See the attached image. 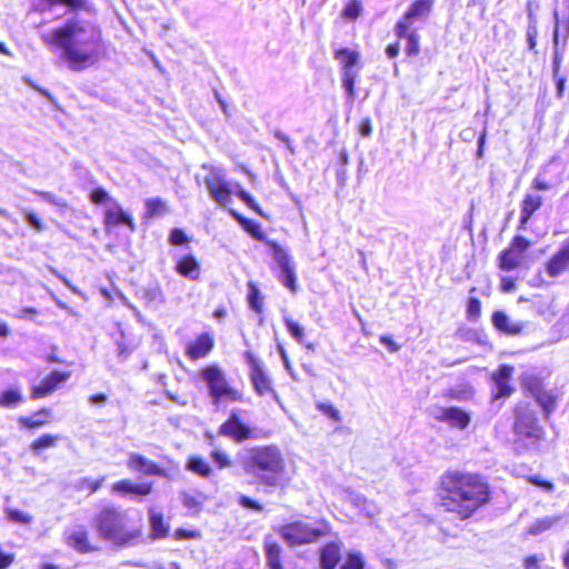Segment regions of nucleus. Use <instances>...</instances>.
Returning a JSON list of instances; mask_svg holds the SVG:
<instances>
[{
	"label": "nucleus",
	"instance_id": "f257e3e1",
	"mask_svg": "<svg viewBox=\"0 0 569 569\" xmlns=\"http://www.w3.org/2000/svg\"><path fill=\"white\" fill-rule=\"evenodd\" d=\"M39 37L49 49L60 50V58L72 71L92 67L103 49L99 26L80 16H73L58 27L42 30Z\"/></svg>",
	"mask_w": 569,
	"mask_h": 569
},
{
	"label": "nucleus",
	"instance_id": "f03ea898",
	"mask_svg": "<svg viewBox=\"0 0 569 569\" xmlns=\"http://www.w3.org/2000/svg\"><path fill=\"white\" fill-rule=\"evenodd\" d=\"M442 486L446 491L442 505L461 518L470 517L489 500L487 482L475 473L450 472L443 477Z\"/></svg>",
	"mask_w": 569,
	"mask_h": 569
},
{
	"label": "nucleus",
	"instance_id": "7ed1b4c3",
	"mask_svg": "<svg viewBox=\"0 0 569 569\" xmlns=\"http://www.w3.org/2000/svg\"><path fill=\"white\" fill-rule=\"evenodd\" d=\"M241 466L246 473L256 477L266 487L282 485L286 461L280 448L276 445L253 446L243 450Z\"/></svg>",
	"mask_w": 569,
	"mask_h": 569
},
{
	"label": "nucleus",
	"instance_id": "20e7f679",
	"mask_svg": "<svg viewBox=\"0 0 569 569\" xmlns=\"http://www.w3.org/2000/svg\"><path fill=\"white\" fill-rule=\"evenodd\" d=\"M535 406L520 402L515 408V443L518 449L539 451L543 441L545 431L537 418Z\"/></svg>",
	"mask_w": 569,
	"mask_h": 569
},
{
	"label": "nucleus",
	"instance_id": "39448f33",
	"mask_svg": "<svg viewBox=\"0 0 569 569\" xmlns=\"http://www.w3.org/2000/svg\"><path fill=\"white\" fill-rule=\"evenodd\" d=\"M100 536L118 545H124L133 538L128 529L127 512L116 507H104L96 518Z\"/></svg>",
	"mask_w": 569,
	"mask_h": 569
},
{
	"label": "nucleus",
	"instance_id": "423d86ee",
	"mask_svg": "<svg viewBox=\"0 0 569 569\" xmlns=\"http://www.w3.org/2000/svg\"><path fill=\"white\" fill-rule=\"evenodd\" d=\"M202 380L206 382L209 396L213 405H218L221 399L230 401H238L241 399V393L232 388L218 365H209L200 372Z\"/></svg>",
	"mask_w": 569,
	"mask_h": 569
},
{
	"label": "nucleus",
	"instance_id": "0eeeda50",
	"mask_svg": "<svg viewBox=\"0 0 569 569\" xmlns=\"http://www.w3.org/2000/svg\"><path fill=\"white\" fill-rule=\"evenodd\" d=\"M335 58L341 66V82L347 99L353 102L356 98L355 84L360 71V53L349 48H341L335 52Z\"/></svg>",
	"mask_w": 569,
	"mask_h": 569
},
{
	"label": "nucleus",
	"instance_id": "6e6552de",
	"mask_svg": "<svg viewBox=\"0 0 569 569\" xmlns=\"http://www.w3.org/2000/svg\"><path fill=\"white\" fill-rule=\"evenodd\" d=\"M569 40V10L556 8L553 10L552 49L553 67L557 71L562 63Z\"/></svg>",
	"mask_w": 569,
	"mask_h": 569
},
{
	"label": "nucleus",
	"instance_id": "1a4fd4ad",
	"mask_svg": "<svg viewBox=\"0 0 569 569\" xmlns=\"http://www.w3.org/2000/svg\"><path fill=\"white\" fill-rule=\"evenodd\" d=\"M329 527L322 522L311 526L306 522H292L281 529V536L291 545L310 543L325 536Z\"/></svg>",
	"mask_w": 569,
	"mask_h": 569
},
{
	"label": "nucleus",
	"instance_id": "9d476101",
	"mask_svg": "<svg viewBox=\"0 0 569 569\" xmlns=\"http://www.w3.org/2000/svg\"><path fill=\"white\" fill-rule=\"evenodd\" d=\"M244 357L250 369L249 377L254 391L260 397L270 396L274 401L279 402L278 393L272 387V381L266 371L263 363L250 351H247Z\"/></svg>",
	"mask_w": 569,
	"mask_h": 569
},
{
	"label": "nucleus",
	"instance_id": "9b49d317",
	"mask_svg": "<svg viewBox=\"0 0 569 569\" xmlns=\"http://www.w3.org/2000/svg\"><path fill=\"white\" fill-rule=\"evenodd\" d=\"M272 250V256L277 262L280 272L279 281L287 287L291 292H296L298 289L296 268L291 256L276 241H268Z\"/></svg>",
	"mask_w": 569,
	"mask_h": 569
},
{
	"label": "nucleus",
	"instance_id": "f8f14e48",
	"mask_svg": "<svg viewBox=\"0 0 569 569\" xmlns=\"http://www.w3.org/2000/svg\"><path fill=\"white\" fill-rule=\"evenodd\" d=\"M204 184L210 197L218 204L227 206L230 203L232 189L220 169L212 168L204 178Z\"/></svg>",
	"mask_w": 569,
	"mask_h": 569
},
{
	"label": "nucleus",
	"instance_id": "ddd939ff",
	"mask_svg": "<svg viewBox=\"0 0 569 569\" xmlns=\"http://www.w3.org/2000/svg\"><path fill=\"white\" fill-rule=\"evenodd\" d=\"M530 242L521 237L516 236L509 248L500 253V268L506 271H511L519 267L525 258V252L529 248Z\"/></svg>",
	"mask_w": 569,
	"mask_h": 569
},
{
	"label": "nucleus",
	"instance_id": "4468645a",
	"mask_svg": "<svg viewBox=\"0 0 569 569\" xmlns=\"http://www.w3.org/2000/svg\"><path fill=\"white\" fill-rule=\"evenodd\" d=\"M431 416L441 422H446L449 427L465 430L471 420L470 415L459 407H435Z\"/></svg>",
	"mask_w": 569,
	"mask_h": 569
},
{
	"label": "nucleus",
	"instance_id": "2eb2a0df",
	"mask_svg": "<svg viewBox=\"0 0 569 569\" xmlns=\"http://www.w3.org/2000/svg\"><path fill=\"white\" fill-rule=\"evenodd\" d=\"M522 386L530 392L546 413H549L553 406V398L550 393L543 390L542 380L532 373H525L522 376Z\"/></svg>",
	"mask_w": 569,
	"mask_h": 569
},
{
	"label": "nucleus",
	"instance_id": "dca6fc26",
	"mask_svg": "<svg viewBox=\"0 0 569 569\" xmlns=\"http://www.w3.org/2000/svg\"><path fill=\"white\" fill-rule=\"evenodd\" d=\"M219 433L237 442L252 438V430L240 420L234 411H232L229 418L220 426Z\"/></svg>",
	"mask_w": 569,
	"mask_h": 569
},
{
	"label": "nucleus",
	"instance_id": "f3484780",
	"mask_svg": "<svg viewBox=\"0 0 569 569\" xmlns=\"http://www.w3.org/2000/svg\"><path fill=\"white\" fill-rule=\"evenodd\" d=\"M431 4V0H416L406 12L403 19L397 23V36H406L415 20L421 19L429 13Z\"/></svg>",
	"mask_w": 569,
	"mask_h": 569
},
{
	"label": "nucleus",
	"instance_id": "a211bd4d",
	"mask_svg": "<svg viewBox=\"0 0 569 569\" xmlns=\"http://www.w3.org/2000/svg\"><path fill=\"white\" fill-rule=\"evenodd\" d=\"M513 367L509 365H501L498 370L492 373V380L495 382L492 397L495 400L505 399L512 395L515 391V388L510 385Z\"/></svg>",
	"mask_w": 569,
	"mask_h": 569
},
{
	"label": "nucleus",
	"instance_id": "6ab92c4d",
	"mask_svg": "<svg viewBox=\"0 0 569 569\" xmlns=\"http://www.w3.org/2000/svg\"><path fill=\"white\" fill-rule=\"evenodd\" d=\"M66 543L79 552H89L93 547L88 540V531L81 525H73L64 530L63 533Z\"/></svg>",
	"mask_w": 569,
	"mask_h": 569
},
{
	"label": "nucleus",
	"instance_id": "aec40b11",
	"mask_svg": "<svg viewBox=\"0 0 569 569\" xmlns=\"http://www.w3.org/2000/svg\"><path fill=\"white\" fill-rule=\"evenodd\" d=\"M69 371H52L39 385L32 388L33 398H43L52 393L61 383L70 378Z\"/></svg>",
	"mask_w": 569,
	"mask_h": 569
},
{
	"label": "nucleus",
	"instance_id": "412c9836",
	"mask_svg": "<svg viewBox=\"0 0 569 569\" xmlns=\"http://www.w3.org/2000/svg\"><path fill=\"white\" fill-rule=\"evenodd\" d=\"M127 467L146 476H166V471L160 466L139 453L129 455Z\"/></svg>",
	"mask_w": 569,
	"mask_h": 569
},
{
	"label": "nucleus",
	"instance_id": "4be33fe9",
	"mask_svg": "<svg viewBox=\"0 0 569 569\" xmlns=\"http://www.w3.org/2000/svg\"><path fill=\"white\" fill-rule=\"evenodd\" d=\"M213 348V339L209 333H201L187 346V355L190 359L204 358Z\"/></svg>",
	"mask_w": 569,
	"mask_h": 569
},
{
	"label": "nucleus",
	"instance_id": "5701e85b",
	"mask_svg": "<svg viewBox=\"0 0 569 569\" xmlns=\"http://www.w3.org/2000/svg\"><path fill=\"white\" fill-rule=\"evenodd\" d=\"M104 222L107 226L127 224L131 231L136 229L132 217L117 201H112V206L106 210Z\"/></svg>",
	"mask_w": 569,
	"mask_h": 569
},
{
	"label": "nucleus",
	"instance_id": "b1692460",
	"mask_svg": "<svg viewBox=\"0 0 569 569\" xmlns=\"http://www.w3.org/2000/svg\"><path fill=\"white\" fill-rule=\"evenodd\" d=\"M151 490L152 485L150 482L134 483L129 479L114 482L111 487V491L119 495L133 493L138 496H147Z\"/></svg>",
	"mask_w": 569,
	"mask_h": 569
},
{
	"label": "nucleus",
	"instance_id": "393cba45",
	"mask_svg": "<svg viewBox=\"0 0 569 569\" xmlns=\"http://www.w3.org/2000/svg\"><path fill=\"white\" fill-rule=\"evenodd\" d=\"M493 326L501 332L507 335H519L523 329V322L512 320L503 311H496L492 315Z\"/></svg>",
	"mask_w": 569,
	"mask_h": 569
},
{
	"label": "nucleus",
	"instance_id": "a878e982",
	"mask_svg": "<svg viewBox=\"0 0 569 569\" xmlns=\"http://www.w3.org/2000/svg\"><path fill=\"white\" fill-rule=\"evenodd\" d=\"M569 268V249L565 246L547 263V272L551 277L561 274Z\"/></svg>",
	"mask_w": 569,
	"mask_h": 569
},
{
	"label": "nucleus",
	"instance_id": "bb28decb",
	"mask_svg": "<svg viewBox=\"0 0 569 569\" xmlns=\"http://www.w3.org/2000/svg\"><path fill=\"white\" fill-rule=\"evenodd\" d=\"M176 270L181 276L196 280L200 274V264L193 256L187 254L177 261Z\"/></svg>",
	"mask_w": 569,
	"mask_h": 569
},
{
	"label": "nucleus",
	"instance_id": "cd10ccee",
	"mask_svg": "<svg viewBox=\"0 0 569 569\" xmlns=\"http://www.w3.org/2000/svg\"><path fill=\"white\" fill-rule=\"evenodd\" d=\"M340 561V546L330 542L323 546L320 552V565L322 569H333Z\"/></svg>",
	"mask_w": 569,
	"mask_h": 569
},
{
	"label": "nucleus",
	"instance_id": "c85d7f7f",
	"mask_svg": "<svg viewBox=\"0 0 569 569\" xmlns=\"http://www.w3.org/2000/svg\"><path fill=\"white\" fill-rule=\"evenodd\" d=\"M542 204V198L539 194H527L522 201L520 227L523 228L529 221L530 217Z\"/></svg>",
	"mask_w": 569,
	"mask_h": 569
},
{
	"label": "nucleus",
	"instance_id": "c756f323",
	"mask_svg": "<svg viewBox=\"0 0 569 569\" xmlns=\"http://www.w3.org/2000/svg\"><path fill=\"white\" fill-rule=\"evenodd\" d=\"M283 322L287 327L290 336L300 345H303L307 349L313 350L315 345L306 341L305 328L290 318L288 315H283Z\"/></svg>",
	"mask_w": 569,
	"mask_h": 569
},
{
	"label": "nucleus",
	"instance_id": "7c9ffc66",
	"mask_svg": "<svg viewBox=\"0 0 569 569\" xmlns=\"http://www.w3.org/2000/svg\"><path fill=\"white\" fill-rule=\"evenodd\" d=\"M142 298L152 308H158L164 301V296L158 283H150L143 288Z\"/></svg>",
	"mask_w": 569,
	"mask_h": 569
},
{
	"label": "nucleus",
	"instance_id": "2f4dec72",
	"mask_svg": "<svg viewBox=\"0 0 569 569\" xmlns=\"http://www.w3.org/2000/svg\"><path fill=\"white\" fill-rule=\"evenodd\" d=\"M149 521L154 538H164L168 535L169 526L164 523L161 512L150 509Z\"/></svg>",
	"mask_w": 569,
	"mask_h": 569
},
{
	"label": "nucleus",
	"instance_id": "473e14b6",
	"mask_svg": "<svg viewBox=\"0 0 569 569\" xmlns=\"http://www.w3.org/2000/svg\"><path fill=\"white\" fill-rule=\"evenodd\" d=\"M144 217L149 219L159 218L167 213L168 208L166 201L160 198H150L144 202Z\"/></svg>",
	"mask_w": 569,
	"mask_h": 569
},
{
	"label": "nucleus",
	"instance_id": "72a5a7b5",
	"mask_svg": "<svg viewBox=\"0 0 569 569\" xmlns=\"http://www.w3.org/2000/svg\"><path fill=\"white\" fill-rule=\"evenodd\" d=\"M280 552H281V548L277 542H273V541L266 542V557H267V565H268L269 569L282 567L281 560H280Z\"/></svg>",
	"mask_w": 569,
	"mask_h": 569
},
{
	"label": "nucleus",
	"instance_id": "f704fd0d",
	"mask_svg": "<svg viewBox=\"0 0 569 569\" xmlns=\"http://www.w3.org/2000/svg\"><path fill=\"white\" fill-rule=\"evenodd\" d=\"M187 468L190 471H192L201 477H204V478L209 477L212 472L210 465L204 459H202L200 457L189 458Z\"/></svg>",
	"mask_w": 569,
	"mask_h": 569
},
{
	"label": "nucleus",
	"instance_id": "c9c22d12",
	"mask_svg": "<svg viewBox=\"0 0 569 569\" xmlns=\"http://www.w3.org/2000/svg\"><path fill=\"white\" fill-rule=\"evenodd\" d=\"M559 521V517H543L537 519L529 528L528 532L532 536H538L547 530H549L552 526H555Z\"/></svg>",
	"mask_w": 569,
	"mask_h": 569
},
{
	"label": "nucleus",
	"instance_id": "e433bc0d",
	"mask_svg": "<svg viewBox=\"0 0 569 569\" xmlns=\"http://www.w3.org/2000/svg\"><path fill=\"white\" fill-rule=\"evenodd\" d=\"M59 439L60 436L58 435H42L30 445V449L34 453H39L44 449L54 447Z\"/></svg>",
	"mask_w": 569,
	"mask_h": 569
},
{
	"label": "nucleus",
	"instance_id": "4c0bfd02",
	"mask_svg": "<svg viewBox=\"0 0 569 569\" xmlns=\"http://www.w3.org/2000/svg\"><path fill=\"white\" fill-rule=\"evenodd\" d=\"M50 416V411L47 409H42L39 412L34 413L31 417H22L20 418V423L27 428H39L42 427L48 417Z\"/></svg>",
	"mask_w": 569,
	"mask_h": 569
},
{
	"label": "nucleus",
	"instance_id": "58836bf2",
	"mask_svg": "<svg viewBox=\"0 0 569 569\" xmlns=\"http://www.w3.org/2000/svg\"><path fill=\"white\" fill-rule=\"evenodd\" d=\"M181 496L183 506L190 510L198 509L204 501L203 493L199 491H184Z\"/></svg>",
	"mask_w": 569,
	"mask_h": 569
},
{
	"label": "nucleus",
	"instance_id": "ea45409f",
	"mask_svg": "<svg viewBox=\"0 0 569 569\" xmlns=\"http://www.w3.org/2000/svg\"><path fill=\"white\" fill-rule=\"evenodd\" d=\"M398 37L406 39V52L408 56H417L419 53V37L416 31H412L409 28L406 36Z\"/></svg>",
	"mask_w": 569,
	"mask_h": 569
},
{
	"label": "nucleus",
	"instance_id": "a19ab883",
	"mask_svg": "<svg viewBox=\"0 0 569 569\" xmlns=\"http://www.w3.org/2000/svg\"><path fill=\"white\" fill-rule=\"evenodd\" d=\"M341 569H365V560L360 552H349Z\"/></svg>",
	"mask_w": 569,
	"mask_h": 569
},
{
	"label": "nucleus",
	"instance_id": "79ce46f5",
	"mask_svg": "<svg viewBox=\"0 0 569 569\" xmlns=\"http://www.w3.org/2000/svg\"><path fill=\"white\" fill-rule=\"evenodd\" d=\"M355 503L359 507L368 517H373L379 512V508L372 501H368L366 498L357 496Z\"/></svg>",
	"mask_w": 569,
	"mask_h": 569
},
{
	"label": "nucleus",
	"instance_id": "37998d69",
	"mask_svg": "<svg viewBox=\"0 0 569 569\" xmlns=\"http://www.w3.org/2000/svg\"><path fill=\"white\" fill-rule=\"evenodd\" d=\"M20 400L21 395L14 389L7 390L0 396V405L4 407H12L20 402Z\"/></svg>",
	"mask_w": 569,
	"mask_h": 569
},
{
	"label": "nucleus",
	"instance_id": "c03bdc74",
	"mask_svg": "<svg viewBox=\"0 0 569 569\" xmlns=\"http://www.w3.org/2000/svg\"><path fill=\"white\" fill-rule=\"evenodd\" d=\"M8 518L17 523L28 525L32 521V516L18 509H7Z\"/></svg>",
	"mask_w": 569,
	"mask_h": 569
},
{
	"label": "nucleus",
	"instance_id": "a18cd8bd",
	"mask_svg": "<svg viewBox=\"0 0 569 569\" xmlns=\"http://www.w3.org/2000/svg\"><path fill=\"white\" fill-rule=\"evenodd\" d=\"M211 458L214 461V463L218 466V468H228L231 466V459L230 457L220 449H214L211 452Z\"/></svg>",
	"mask_w": 569,
	"mask_h": 569
},
{
	"label": "nucleus",
	"instance_id": "49530a36",
	"mask_svg": "<svg viewBox=\"0 0 569 569\" xmlns=\"http://www.w3.org/2000/svg\"><path fill=\"white\" fill-rule=\"evenodd\" d=\"M526 36L529 50L535 51L538 36L537 21L528 23Z\"/></svg>",
	"mask_w": 569,
	"mask_h": 569
},
{
	"label": "nucleus",
	"instance_id": "de8ad7c7",
	"mask_svg": "<svg viewBox=\"0 0 569 569\" xmlns=\"http://www.w3.org/2000/svg\"><path fill=\"white\" fill-rule=\"evenodd\" d=\"M317 408L326 416H328L330 419L335 421H340V412L328 402H320L317 405Z\"/></svg>",
	"mask_w": 569,
	"mask_h": 569
},
{
	"label": "nucleus",
	"instance_id": "09e8293b",
	"mask_svg": "<svg viewBox=\"0 0 569 569\" xmlns=\"http://www.w3.org/2000/svg\"><path fill=\"white\" fill-rule=\"evenodd\" d=\"M92 202L97 203V204H102V203H106V202H111L114 201L113 199H111L108 194V192L102 189V188H96L92 190L91 192V196H90Z\"/></svg>",
	"mask_w": 569,
	"mask_h": 569
},
{
	"label": "nucleus",
	"instance_id": "8fccbe9b",
	"mask_svg": "<svg viewBox=\"0 0 569 569\" xmlns=\"http://www.w3.org/2000/svg\"><path fill=\"white\" fill-rule=\"evenodd\" d=\"M120 333H121V340H118V341H117L118 357H119L121 360H126V359L131 355V352L133 351L134 346H129V345H127V343L123 341V338H124V333H123V331H121Z\"/></svg>",
	"mask_w": 569,
	"mask_h": 569
},
{
	"label": "nucleus",
	"instance_id": "3c124183",
	"mask_svg": "<svg viewBox=\"0 0 569 569\" xmlns=\"http://www.w3.org/2000/svg\"><path fill=\"white\" fill-rule=\"evenodd\" d=\"M189 241L188 236L183 230L174 228L171 230L169 236V242L173 246H180Z\"/></svg>",
	"mask_w": 569,
	"mask_h": 569
},
{
	"label": "nucleus",
	"instance_id": "603ef678",
	"mask_svg": "<svg viewBox=\"0 0 569 569\" xmlns=\"http://www.w3.org/2000/svg\"><path fill=\"white\" fill-rule=\"evenodd\" d=\"M361 11V4L357 0H351L343 9V16L348 19H356Z\"/></svg>",
	"mask_w": 569,
	"mask_h": 569
},
{
	"label": "nucleus",
	"instance_id": "864d4df0",
	"mask_svg": "<svg viewBox=\"0 0 569 569\" xmlns=\"http://www.w3.org/2000/svg\"><path fill=\"white\" fill-rule=\"evenodd\" d=\"M104 481V477H101L100 479H97V480H92V479H89V478H82L80 480V485H79V488L80 489H89L90 492H96L103 483Z\"/></svg>",
	"mask_w": 569,
	"mask_h": 569
},
{
	"label": "nucleus",
	"instance_id": "5fc2aeb1",
	"mask_svg": "<svg viewBox=\"0 0 569 569\" xmlns=\"http://www.w3.org/2000/svg\"><path fill=\"white\" fill-rule=\"evenodd\" d=\"M14 561V553L0 545V569H7Z\"/></svg>",
	"mask_w": 569,
	"mask_h": 569
},
{
	"label": "nucleus",
	"instance_id": "6e6d98bb",
	"mask_svg": "<svg viewBox=\"0 0 569 569\" xmlns=\"http://www.w3.org/2000/svg\"><path fill=\"white\" fill-rule=\"evenodd\" d=\"M22 213L27 220V222L33 227L36 230L38 231H41L43 230V223L41 222V220L38 218L37 214H34L33 212L27 210V209H23L22 210Z\"/></svg>",
	"mask_w": 569,
	"mask_h": 569
},
{
	"label": "nucleus",
	"instance_id": "4d7b16f0",
	"mask_svg": "<svg viewBox=\"0 0 569 569\" xmlns=\"http://www.w3.org/2000/svg\"><path fill=\"white\" fill-rule=\"evenodd\" d=\"M239 503L243 507V508H247V509H253L256 511H261L262 510V506L261 503H259L258 501L247 497V496H243L241 495L239 497Z\"/></svg>",
	"mask_w": 569,
	"mask_h": 569
},
{
	"label": "nucleus",
	"instance_id": "13d9d810",
	"mask_svg": "<svg viewBox=\"0 0 569 569\" xmlns=\"http://www.w3.org/2000/svg\"><path fill=\"white\" fill-rule=\"evenodd\" d=\"M250 288H251L250 293H249L250 307L256 311H260L261 302L259 299V290L254 286H250Z\"/></svg>",
	"mask_w": 569,
	"mask_h": 569
},
{
	"label": "nucleus",
	"instance_id": "bf43d9fd",
	"mask_svg": "<svg viewBox=\"0 0 569 569\" xmlns=\"http://www.w3.org/2000/svg\"><path fill=\"white\" fill-rule=\"evenodd\" d=\"M39 196L42 197L43 200H46L47 202L49 203H52L57 207H64L66 206V202L62 198H58L56 197L54 194L50 193V192H46V191H39L38 192Z\"/></svg>",
	"mask_w": 569,
	"mask_h": 569
},
{
	"label": "nucleus",
	"instance_id": "052dcab7",
	"mask_svg": "<svg viewBox=\"0 0 569 569\" xmlns=\"http://www.w3.org/2000/svg\"><path fill=\"white\" fill-rule=\"evenodd\" d=\"M237 196L239 197V199H241L248 207H250L251 209H254L256 211H258V206L254 201V199L251 197L250 193H248L247 191H244L243 189H240L238 190L237 192Z\"/></svg>",
	"mask_w": 569,
	"mask_h": 569
},
{
	"label": "nucleus",
	"instance_id": "680f3d73",
	"mask_svg": "<svg viewBox=\"0 0 569 569\" xmlns=\"http://www.w3.org/2000/svg\"><path fill=\"white\" fill-rule=\"evenodd\" d=\"M274 138L284 143L286 148L290 151L291 154L296 152L290 138L284 132L277 130L274 132Z\"/></svg>",
	"mask_w": 569,
	"mask_h": 569
},
{
	"label": "nucleus",
	"instance_id": "e2e57ef3",
	"mask_svg": "<svg viewBox=\"0 0 569 569\" xmlns=\"http://www.w3.org/2000/svg\"><path fill=\"white\" fill-rule=\"evenodd\" d=\"M480 313V301L477 298H470L468 302V316L475 318Z\"/></svg>",
	"mask_w": 569,
	"mask_h": 569
},
{
	"label": "nucleus",
	"instance_id": "0e129e2a",
	"mask_svg": "<svg viewBox=\"0 0 569 569\" xmlns=\"http://www.w3.org/2000/svg\"><path fill=\"white\" fill-rule=\"evenodd\" d=\"M49 8L54 4H66L69 7H81L83 4V0H44Z\"/></svg>",
	"mask_w": 569,
	"mask_h": 569
},
{
	"label": "nucleus",
	"instance_id": "69168bd1",
	"mask_svg": "<svg viewBox=\"0 0 569 569\" xmlns=\"http://www.w3.org/2000/svg\"><path fill=\"white\" fill-rule=\"evenodd\" d=\"M359 132L362 137H370L372 132L371 120L369 118H365L361 120L359 124Z\"/></svg>",
	"mask_w": 569,
	"mask_h": 569
},
{
	"label": "nucleus",
	"instance_id": "338daca9",
	"mask_svg": "<svg viewBox=\"0 0 569 569\" xmlns=\"http://www.w3.org/2000/svg\"><path fill=\"white\" fill-rule=\"evenodd\" d=\"M559 71H560V68L556 72L555 67L552 66V74H553V79L556 80V83H557V91H558V94L561 96L563 88H565L566 78L560 76Z\"/></svg>",
	"mask_w": 569,
	"mask_h": 569
},
{
	"label": "nucleus",
	"instance_id": "774afa93",
	"mask_svg": "<svg viewBox=\"0 0 569 569\" xmlns=\"http://www.w3.org/2000/svg\"><path fill=\"white\" fill-rule=\"evenodd\" d=\"M107 401V396L103 393H97L89 397V402L94 406H102Z\"/></svg>",
	"mask_w": 569,
	"mask_h": 569
}]
</instances>
